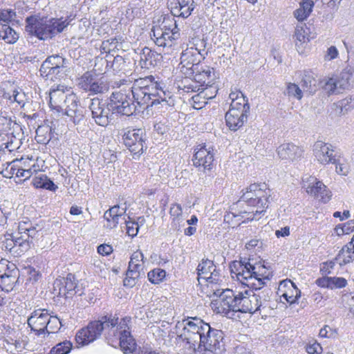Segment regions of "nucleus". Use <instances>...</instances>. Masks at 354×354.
<instances>
[{
    "label": "nucleus",
    "mask_w": 354,
    "mask_h": 354,
    "mask_svg": "<svg viewBox=\"0 0 354 354\" xmlns=\"http://www.w3.org/2000/svg\"><path fill=\"white\" fill-rule=\"evenodd\" d=\"M207 90L202 91L198 94H196L192 97L194 102L193 106L196 109H200L203 106L206 104L205 100L212 99L216 96V91H214V95L209 96L207 94Z\"/></svg>",
    "instance_id": "44"
},
{
    "label": "nucleus",
    "mask_w": 354,
    "mask_h": 354,
    "mask_svg": "<svg viewBox=\"0 0 354 354\" xmlns=\"http://www.w3.org/2000/svg\"><path fill=\"white\" fill-rule=\"evenodd\" d=\"M205 49H199L197 47L187 48L180 55L181 68L185 69L184 73L187 75H193L200 68L199 63L201 59L205 58Z\"/></svg>",
    "instance_id": "12"
},
{
    "label": "nucleus",
    "mask_w": 354,
    "mask_h": 354,
    "mask_svg": "<svg viewBox=\"0 0 354 354\" xmlns=\"http://www.w3.org/2000/svg\"><path fill=\"white\" fill-rule=\"evenodd\" d=\"M245 263V262H243L241 261H235L230 264V268L232 278H236L237 279V277L240 276L243 268H245V266H244Z\"/></svg>",
    "instance_id": "52"
},
{
    "label": "nucleus",
    "mask_w": 354,
    "mask_h": 354,
    "mask_svg": "<svg viewBox=\"0 0 354 354\" xmlns=\"http://www.w3.org/2000/svg\"><path fill=\"white\" fill-rule=\"evenodd\" d=\"M194 0H180L178 4L181 8V17L187 18L194 8Z\"/></svg>",
    "instance_id": "47"
},
{
    "label": "nucleus",
    "mask_w": 354,
    "mask_h": 354,
    "mask_svg": "<svg viewBox=\"0 0 354 354\" xmlns=\"http://www.w3.org/2000/svg\"><path fill=\"white\" fill-rule=\"evenodd\" d=\"M331 164L335 165V170L338 174L346 176L348 173V165L342 159V153H340V156L337 157V160H335V162H332Z\"/></svg>",
    "instance_id": "51"
},
{
    "label": "nucleus",
    "mask_w": 354,
    "mask_h": 354,
    "mask_svg": "<svg viewBox=\"0 0 354 354\" xmlns=\"http://www.w3.org/2000/svg\"><path fill=\"white\" fill-rule=\"evenodd\" d=\"M255 281L258 288L262 289V286L266 284V281L270 280L272 277L271 272L264 265L257 263L254 265Z\"/></svg>",
    "instance_id": "33"
},
{
    "label": "nucleus",
    "mask_w": 354,
    "mask_h": 354,
    "mask_svg": "<svg viewBox=\"0 0 354 354\" xmlns=\"http://www.w3.org/2000/svg\"><path fill=\"white\" fill-rule=\"evenodd\" d=\"M272 292L269 288L254 289V292L245 290L236 294L232 290H223L219 294L218 313L230 317V313L241 312L253 314L270 308Z\"/></svg>",
    "instance_id": "1"
},
{
    "label": "nucleus",
    "mask_w": 354,
    "mask_h": 354,
    "mask_svg": "<svg viewBox=\"0 0 354 354\" xmlns=\"http://www.w3.org/2000/svg\"><path fill=\"white\" fill-rule=\"evenodd\" d=\"M65 59L59 55H53L48 57L41 64V67L45 71L50 68H64Z\"/></svg>",
    "instance_id": "39"
},
{
    "label": "nucleus",
    "mask_w": 354,
    "mask_h": 354,
    "mask_svg": "<svg viewBox=\"0 0 354 354\" xmlns=\"http://www.w3.org/2000/svg\"><path fill=\"white\" fill-rule=\"evenodd\" d=\"M127 212V207L124 205H114L109 209L105 212L104 218L107 221V227L112 229L115 227L120 221H124L125 218V213Z\"/></svg>",
    "instance_id": "21"
},
{
    "label": "nucleus",
    "mask_w": 354,
    "mask_h": 354,
    "mask_svg": "<svg viewBox=\"0 0 354 354\" xmlns=\"http://www.w3.org/2000/svg\"><path fill=\"white\" fill-rule=\"evenodd\" d=\"M169 94H167L165 91H163L162 88L160 90L159 93H156V97H154L153 100H151L150 106H153L156 104H160L161 102H166L167 97Z\"/></svg>",
    "instance_id": "58"
},
{
    "label": "nucleus",
    "mask_w": 354,
    "mask_h": 354,
    "mask_svg": "<svg viewBox=\"0 0 354 354\" xmlns=\"http://www.w3.org/2000/svg\"><path fill=\"white\" fill-rule=\"evenodd\" d=\"M48 23L52 29L53 36L62 32L70 24L71 19L69 17L64 18H48Z\"/></svg>",
    "instance_id": "35"
},
{
    "label": "nucleus",
    "mask_w": 354,
    "mask_h": 354,
    "mask_svg": "<svg viewBox=\"0 0 354 354\" xmlns=\"http://www.w3.org/2000/svg\"><path fill=\"white\" fill-rule=\"evenodd\" d=\"M161 86L156 82H153L151 86L147 88L145 93L141 96L142 100H138L136 104L143 109H147L150 106L151 100L156 97V93H159Z\"/></svg>",
    "instance_id": "31"
},
{
    "label": "nucleus",
    "mask_w": 354,
    "mask_h": 354,
    "mask_svg": "<svg viewBox=\"0 0 354 354\" xmlns=\"http://www.w3.org/2000/svg\"><path fill=\"white\" fill-rule=\"evenodd\" d=\"M151 39L155 44L163 48H170L180 38L179 28L174 18L165 17L161 24L151 29Z\"/></svg>",
    "instance_id": "5"
},
{
    "label": "nucleus",
    "mask_w": 354,
    "mask_h": 354,
    "mask_svg": "<svg viewBox=\"0 0 354 354\" xmlns=\"http://www.w3.org/2000/svg\"><path fill=\"white\" fill-rule=\"evenodd\" d=\"M229 110L248 113L250 111V105L248 102V99L245 97H238L236 100L231 102Z\"/></svg>",
    "instance_id": "41"
},
{
    "label": "nucleus",
    "mask_w": 354,
    "mask_h": 354,
    "mask_svg": "<svg viewBox=\"0 0 354 354\" xmlns=\"http://www.w3.org/2000/svg\"><path fill=\"white\" fill-rule=\"evenodd\" d=\"M244 266H245V268H243L240 276L237 277V280L248 287H250L253 289L258 288L255 281L254 274H253L254 272V265L251 264L250 262H245Z\"/></svg>",
    "instance_id": "30"
},
{
    "label": "nucleus",
    "mask_w": 354,
    "mask_h": 354,
    "mask_svg": "<svg viewBox=\"0 0 354 354\" xmlns=\"http://www.w3.org/2000/svg\"><path fill=\"white\" fill-rule=\"evenodd\" d=\"M125 225L127 234L131 237L137 235L139 230V225L138 222L127 221L126 219L123 221Z\"/></svg>",
    "instance_id": "53"
},
{
    "label": "nucleus",
    "mask_w": 354,
    "mask_h": 354,
    "mask_svg": "<svg viewBox=\"0 0 354 354\" xmlns=\"http://www.w3.org/2000/svg\"><path fill=\"white\" fill-rule=\"evenodd\" d=\"M314 3L312 0H304L300 3V8L304 11V12L310 15L312 12Z\"/></svg>",
    "instance_id": "62"
},
{
    "label": "nucleus",
    "mask_w": 354,
    "mask_h": 354,
    "mask_svg": "<svg viewBox=\"0 0 354 354\" xmlns=\"http://www.w3.org/2000/svg\"><path fill=\"white\" fill-rule=\"evenodd\" d=\"M160 54L145 47L140 54V64L142 68H150L158 64L160 59Z\"/></svg>",
    "instance_id": "27"
},
{
    "label": "nucleus",
    "mask_w": 354,
    "mask_h": 354,
    "mask_svg": "<svg viewBox=\"0 0 354 354\" xmlns=\"http://www.w3.org/2000/svg\"><path fill=\"white\" fill-rule=\"evenodd\" d=\"M278 294L288 304H292L296 303L300 297L301 291L291 280L286 279L279 283Z\"/></svg>",
    "instance_id": "19"
},
{
    "label": "nucleus",
    "mask_w": 354,
    "mask_h": 354,
    "mask_svg": "<svg viewBox=\"0 0 354 354\" xmlns=\"http://www.w3.org/2000/svg\"><path fill=\"white\" fill-rule=\"evenodd\" d=\"M15 17V12L12 10H0V21L9 22Z\"/></svg>",
    "instance_id": "56"
},
{
    "label": "nucleus",
    "mask_w": 354,
    "mask_h": 354,
    "mask_svg": "<svg viewBox=\"0 0 354 354\" xmlns=\"http://www.w3.org/2000/svg\"><path fill=\"white\" fill-rule=\"evenodd\" d=\"M269 196L270 190L266 189L265 184H251L241 196V201L245 202L248 206L257 207V209L251 212H241L240 214L229 212L224 216L225 221L232 225H240L239 223H237L241 220L240 217H244L243 214L248 216L246 218L248 221L259 220L268 207Z\"/></svg>",
    "instance_id": "3"
},
{
    "label": "nucleus",
    "mask_w": 354,
    "mask_h": 354,
    "mask_svg": "<svg viewBox=\"0 0 354 354\" xmlns=\"http://www.w3.org/2000/svg\"><path fill=\"white\" fill-rule=\"evenodd\" d=\"M207 282V286L212 288L214 291V294L216 295L219 297V294L222 292L220 289L214 288V286L219 284L222 279H221L219 272L215 269L214 271L212 272L209 274H208L205 278H204ZM222 289L221 290H223Z\"/></svg>",
    "instance_id": "40"
},
{
    "label": "nucleus",
    "mask_w": 354,
    "mask_h": 354,
    "mask_svg": "<svg viewBox=\"0 0 354 354\" xmlns=\"http://www.w3.org/2000/svg\"><path fill=\"white\" fill-rule=\"evenodd\" d=\"M118 324V318L112 315L102 316L100 320L91 322L86 328L78 331L76 335V340L79 344L86 345L98 338L102 332L109 328V335L111 332L115 333V328Z\"/></svg>",
    "instance_id": "4"
},
{
    "label": "nucleus",
    "mask_w": 354,
    "mask_h": 354,
    "mask_svg": "<svg viewBox=\"0 0 354 354\" xmlns=\"http://www.w3.org/2000/svg\"><path fill=\"white\" fill-rule=\"evenodd\" d=\"M68 94L64 91V86H58L57 88L52 89L50 92V106L52 109L60 111L66 105Z\"/></svg>",
    "instance_id": "25"
},
{
    "label": "nucleus",
    "mask_w": 354,
    "mask_h": 354,
    "mask_svg": "<svg viewBox=\"0 0 354 354\" xmlns=\"http://www.w3.org/2000/svg\"><path fill=\"white\" fill-rule=\"evenodd\" d=\"M0 39L8 44H15L19 39V35L14 29L4 24L0 27Z\"/></svg>",
    "instance_id": "38"
},
{
    "label": "nucleus",
    "mask_w": 354,
    "mask_h": 354,
    "mask_svg": "<svg viewBox=\"0 0 354 354\" xmlns=\"http://www.w3.org/2000/svg\"><path fill=\"white\" fill-rule=\"evenodd\" d=\"M32 174V169H23L17 168L16 176L17 177H24L26 179L29 178Z\"/></svg>",
    "instance_id": "64"
},
{
    "label": "nucleus",
    "mask_w": 354,
    "mask_h": 354,
    "mask_svg": "<svg viewBox=\"0 0 354 354\" xmlns=\"http://www.w3.org/2000/svg\"><path fill=\"white\" fill-rule=\"evenodd\" d=\"M5 95L6 97L10 100L11 102H17L21 107H23L26 102L28 101V97L21 88L14 90L12 95H9L8 93Z\"/></svg>",
    "instance_id": "43"
},
{
    "label": "nucleus",
    "mask_w": 354,
    "mask_h": 354,
    "mask_svg": "<svg viewBox=\"0 0 354 354\" xmlns=\"http://www.w3.org/2000/svg\"><path fill=\"white\" fill-rule=\"evenodd\" d=\"M339 52L337 48L334 46H331L329 47L327 50L326 53L324 55V59L326 61H330L333 60L338 57Z\"/></svg>",
    "instance_id": "59"
},
{
    "label": "nucleus",
    "mask_w": 354,
    "mask_h": 354,
    "mask_svg": "<svg viewBox=\"0 0 354 354\" xmlns=\"http://www.w3.org/2000/svg\"><path fill=\"white\" fill-rule=\"evenodd\" d=\"M306 350L309 354H320L322 352V347L317 342L309 343L306 347Z\"/></svg>",
    "instance_id": "57"
},
{
    "label": "nucleus",
    "mask_w": 354,
    "mask_h": 354,
    "mask_svg": "<svg viewBox=\"0 0 354 354\" xmlns=\"http://www.w3.org/2000/svg\"><path fill=\"white\" fill-rule=\"evenodd\" d=\"M166 277L165 270L160 268H154L148 272L147 277L150 282L153 284H159Z\"/></svg>",
    "instance_id": "46"
},
{
    "label": "nucleus",
    "mask_w": 354,
    "mask_h": 354,
    "mask_svg": "<svg viewBox=\"0 0 354 354\" xmlns=\"http://www.w3.org/2000/svg\"><path fill=\"white\" fill-rule=\"evenodd\" d=\"M335 260L340 266L349 263L354 260V235L351 241L339 252Z\"/></svg>",
    "instance_id": "32"
},
{
    "label": "nucleus",
    "mask_w": 354,
    "mask_h": 354,
    "mask_svg": "<svg viewBox=\"0 0 354 354\" xmlns=\"http://www.w3.org/2000/svg\"><path fill=\"white\" fill-rule=\"evenodd\" d=\"M89 109L91 111L92 118L100 126L106 127L113 119V115L115 113L113 112L110 102H106L102 99L97 97L92 99Z\"/></svg>",
    "instance_id": "9"
},
{
    "label": "nucleus",
    "mask_w": 354,
    "mask_h": 354,
    "mask_svg": "<svg viewBox=\"0 0 354 354\" xmlns=\"http://www.w3.org/2000/svg\"><path fill=\"white\" fill-rule=\"evenodd\" d=\"M19 231L21 236L19 237H15L12 241L14 242L15 245H19V246L23 244L32 241V240L37 237L39 231L36 230V227L30 226L26 223H20L19 225Z\"/></svg>",
    "instance_id": "23"
},
{
    "label": "nucleus",
    "mask_w": 354,
    "mask_h": 354,
    "mask_svg": "<svg viewBox=\"0 0 354 354\" xmlns=\"http://www.w3.org/2000/svg\"><path fill=\"white\" fill-rule=\"evenodd\" d=\"M74 274L68 273L66 277L57 279L53 284L54 291L57 296L66 298L72 297L78 294L81 296L83 292L80 289Z\"/></svg>",
    "instance_id": "13"
},
{
    "label": "nucleus",
    "mask_w": 354,
    "mask_h": 354,
    "mask_svg": "<svg viewBox=\"0 0 354 354\" xmlns=\"http://www.w3.org/2000/svg\"><path fill=\"white\" fill-rule=\"evenodd\" d=\"M335 106L337 111L339 114L344 115L354 108L353 99L351 96H348L335 103Z\"/></svg>",
    "instance_id": "42"
},
{
    "label": "nucleus",
    "mask_w": 354,
    "mask_h": 354,
    "mask_svg": "<svg viewBox=\"0 0 354 354\" xmlns=\"http://www.w3.org/2000/svg\"><path fill=\"white\" fill-rule=\"evenodd\" d=\"M28 324L37 335L54 333L62 326V322L57 317H49L46 310H35L28 319Z\"/></svg>",
    "instance_id": "7"
},
{
    "label": "nucleus",
    "mask_w": 354,
    "mask_h": 354,
    "mask_svg": "<svg viewBox=\"0 0 354 354\" xmlns=\"http://www.w3.org/2000/svg\"><path fill=\"white\" fill-rule=\"evenodd\" d=\"M133 92L130 88L113 92L110 97V106L113 113L123 115H131L136 111Z\"/></svg>",
    "instance_id": "8"
},
{
    "label": "nucleus",
    "mask_w": 354,
    "mask_h": 354,
    "mask_svg": "<svg viewBox=\"0 0 354 354\" xmlns=\"http://www.w3.org/2000/svg\"><path fill=\"white\" fill-rule=\"evenodd\" d=\"M63 68H50V71L49 69L44 70L42 67H40L39 72L41 75L44 77L46 80H49L51 81H55L59 77H60V73L62 71Z\"/></svg>",
    "instance_id": "48"
},
{
    "label": "nucleus",
    "mask_w": 354,
    "mask_h": 354,
    "mask_svg": "<svg viewBox=\"0 0 354 354\" xmlns=\"http://www.w3.org/2000/svg\"><path fill=\"white\" fill-rule=\"evenodd\" d=\"M32 185L36 188H42L53 192L56 191L58 188V187L44 174H40L35 177L32 180Z\"/></svg>",
    "instance_id": "34"
},
{
    "label": "nucleus",
    "mask_w": 354,
    "mask_h": 354,
    "mask_svg": "<svg viewBox=\"0 0 354 354\" xmlns=\"http://www.w3.org/2000/svg\"><path fill=\"white\" fill-rule=\"evenodd\" d=\"M0 282L5 286H10L15 283V277L10 274L4 273L0 275Z\"/></svg>",
    "instance_id": "60"
},
{
    "label": "nucleus",
    "mask_w": 354,
    "mask_h": 354,
    "mask_svg": "<svg viewBox=\"0 0 354 354\" xmlns=\"http://www.w3.org/2000/svg\"><path fill=\"white\" fill-rule=\"evenodd\" d=\"M48 17L30 16L26 19V30L41 40L53 37Z\"/></svg>",
    "instance_id": "11"
},
{
    "label": "nucleus",
    "mask_w": 354,
    "mask_h": 354,
    "mask_svg": "<svg viewBox=\"0 0 354 354\" xmlns=\"http://www.w3.org/2000/svg\"><path fill=\"white\" fill-rule=\"evenodd\" d=\"M317 75L312 70H305L301 74L300 84L305 92L315 93L319 88Z\"/></svg>",
    "instance_id": "24"
},
{
    "label": "nucleus",
    "mask_w": 354,
    "mask_h": 354,
    "mask_svg": "<svg viewBox=\"0 0 354 354\" xmlns=\"http://www.w3.org/2000/svg\"><path fill=\"white\" fill-rule=\"evenodd\" d=\"M143 136L144 131L141 129L128 130L123 135L124 143L135 154L142 152L145 143Z\"/></svg>",
    "instance_id": "17"
},
{
    "label": "nucleus",
    "mask_w": 354,
    "mask_h": 354,
    "mask_svg": "<svg viewBox=\"0 0 354 354\" xmlns=\"http://www.w3.org/2000/svg\"><path fill=\"white\" fill-rule=\"evenodd\" d=\"M78 86L93 95L106 93L109 86L103 77L90 71L84 73L78 80Z\"/></svg>",
    "instance_id": "10"
},
{
    "label": "nucleus",
    "mask_w": 354,
    "mask_h": 354,
    "mask_svg": "<svg viewBox=\"0 0 354 354\" xmlns=\"http://www.w3.org/2000/svg\"><path fill=\"white\" fill-rule=\"evenodd\" d=\"M183 328L178 339L185 342L189 347L203 346L205 351L214 354H223L225 351L224 333L210 327L209 324L197 317L183 320Z\"/></svg>",
    "instance_id": "2"
},
{
    "label": "nucleus",
    "mask_w": 354,
    "mask_h": 354,
    "mask_svg": "<svg viewBox=\"0 0 354 354\" xmlns=\"http://www.w3.org/2000/svg\"><path fill=\"white\" fill-rule=\"evenodd\" d=\"M72 348V344L68 341L57 344L50 351L49 354H68Z\"/></svg>",
    "instance_id": "49"
},
{
    "label": "nucleus",
    "mask_w": 354,
    "mask_h": 354,
    "mask_svg": "<svg viewBox=\"0 0 354 354\" xmlns=\"http://www.w3.org/2000/svg\"><path fill=\"white\" fill-rule=\"evenodd\" d=\"M183 212L182 207L180 204L174 203L172 204L170 207L169 213L171 216L178 218L181 216Z\"/></svg>",
    "instance_id": "61"
},
{
    "label": "nucleus",
    "mask_w": 354,
    "mask_h": 354,
    "mask_svg": "<svg viewBox=\"0 0 354 354\" xmlns=\"http://www.w3.org/2000/svg\"><path fill=\"white\" fill-rule=\"evenodd\" d=\"M113 251L110 245L102 244L97 247V252L103 256L109 255Z\"/></svg>",
    "instance_id": "63"
},
{
    "label": "nucleus",
    "mask_w": 354,
    "mask_h": 354,
    "mask_svg": "<svg viewBox=\"0 0 354 354\" xmlns=\"http://www.w3.org/2000/svg\"><path fill=\"white\" fill-rule=\"evenodd\" d=\"M129 317H124L115 326V333L111 332V335L120 341V346L124 353L132 352L134 348L135 342L131 335L128 323L130 322Z\"/></svg>",
    "instance_id": "14"
},
{
    "label": "nucleus",
    "mask_w": 354,
    "mask_h": 354,
    "mask_svg": "<svg viewBox=\"0 0 354 354\" xmlns=\"http://www.w3.org/2000/svg\"><path fill=\"white\" fill-rule=\"evenodd\" d=\"M216 266L214 262L209 259H203L197 267L198 280L205 278L212 272L214 271Z\"/></svg>",
    "instance_id": "36"
},
{
    "label": "nucleus",
    "mask_w": 354,
    "mask_h": 354,
    "mask_svg": "<svg viewBox=\"0 0 354 354\" xmlns=\"http://www.w3.org/2000/svg\"><path fill=\"white\" fill-rule=\"evenodd\" d=\"M306 180V183H308V185H304V187H306V192L308 194L319 198L324 203H326L330 200L332 193L322 181L313 176L303 179L304 182Z\"/></svg>",
    "instance_id": "16"
},
{
    "label": "nucleus",
    "mask_w": 354,
    "mask_h": 354,
    "mask_svg": "<svg viewBox=\"0 0 354 354\" xmlns=\"http://www.w3.org/2000/svg\"><path fill=\"white\" fill-rule=\"evenodd\" d=\"M130 66L131 62L129 59H125L124 57L120 55H117L114 57L112 64V68L114 71L118 73L121 72L124 74H126L131 71Z\"/></svg>",
    "instance_id": "37"
},
{
    "label": "nucleus",
    "mask_w": 354,
    "mask_h": 354,
    "mask_svg": "<svg viewBox=\"0 0 354 354\" xmlns=\"http://www.w3.org/2000/svg\"><path fill=\"white\" fill-rule=\"evenodd\" d=\"M14 163L15 161L12 162L7 163L6 167L1 171V174L3 177L7 178H11L15 174L16 175L17 168L15 167Z\"/></svg>",
    "instance_id": "55"
},
{
    "label": "nucleus",
    "mask_w": 354,
    "mask_h": 354,
    "mask_svg": "<svg viewBox=\"0 0 354 354\" xmlns=\"http://www.w3.org/2000/svg\"><path fill=\"white\" fill-rule=\"evenodd\" d=\"M66 115L71 118L74 124H80L84 120L82 111L78 106V100L77 96L73 93H68V100L66 105L63 106Z\"/></svg>",
    "instance_id": "20"
},
{
    "label": "nucleus",
    "mask_w": 354,
    "mask_h": 354,
    "mask_svg": "<svg viewBox=\"0 0 354 354\" xmlns=\"http://www.w3.org/2000/svg\"><path fill=\"white\" fill-rule=\"evenodd\" d=\"M248 114L247 113L229 110L225 114L226 124L230 129L236 131L247 121Z\"/></svg>",
    "instance_id": "26"
},
{
    "label": "nucleus",
    "mask_w": 354,
    "mask_h": 354,
    "mask_svg": "<svg viewBox=\"0 0 354 354\" xmlns=\"http://www.w3.org/2000/svg\"><path fill=\"white\" fill-rule=\"evenodd\" d=\"M304 150L293 143H283L277 148V153L282 160L295 161L303 155Z\"/></svg>",
    "instance_id": "22"
},
{
    "label": "nucleus",
    "mask_w": 354,
    "mask_h": 354,
    "mask_svg": "<svg viewBox=\"0 0 354 354\" xmlns=\"http://www.w3.org/2000/svg\"><path fill=\"white\" fill-rule=\"evenodd\" d=\"M214 153L210 148L198 145L195 149L193 163L197 167H203L204 171L211 170L214 165Z\"/></svg>",
    "instance_id": "18"
},
{
    "label": "nucleus",
    "mask_w": 354,
    "mask_h": 354,
    "mask_svg": "<svg viewBox=\"0 0 354 354\" xmlns=\"http://www.w3.org/2000/svg\"><path fill=\"white\" fill-rule=\"evenodd\" d=\"M306 25L301 24L297 25L295 30L294 38H295V45L298 48H299L300 46L306 43Z\"/></svg>",
    "instance_id": "45"
},
{
    "label": "nucleus",
    "mask_w": 354,
    "mask_h": 354,
    "mask_svg": "<svg viewBox=\"0 0 354 354\" xmlns=\"http://www.w3.org/2000/svg\"><path fill=\"white\" fill-rule=\"evenodd\" d=\"M348 66L339 74L325 77L319 82L328 95L338 94L348 88L349 81L354 73V53L348 57Z\"/></svg>",
    "instance_id": "6"
},
{
    "label": "nucleus",
    "mask_w": 354,
    "mask_h": 354,
    "mask_svg": "<svg viewBox=\"0 0 354 354\" xmlns=\"http://www.w3.org/2000/svg\"><path fill=\"white\" fill-rule=\"evenodd\" d=\"M341 152L330 143L321 140L317 141L313 145V155L315 159L322 165L335 162Z\"/></svg>",
    "instance_id": "15"
},
{
    "label": "nucleus",
    "mask_w": 354,
    "mask_h": 354,
    "mask_svg": "<svg viewBox=\"0 0 354 354\" xmlns=\"http://www.w3.org/2000/svg\"><path fill=\"white\" fill-rule=\"evenodd\" d=\"M144 262V256L140 251L134 252L129 263V268L127 270V276L131 278H138L140 276V272L142 270V263Z\"/></svg>",
    "instance_id": "29"
},
{
    "label": "nucleus",
    "mask_w": 354,
    "mask_h": 354,
    "mask_svg": "<svg viewBox=\"0 0 354 354\" xmlns=\"http://www.w3.org/2000/svg\"><path fill=\"white\" fill-rule=\"evenodd\" d=\"M153 82V77L152 76L135 80L133 86L129 88L133 92V98L136 102L138 100H142L141 96L145 93L147 88L149 87Z\"/></svg>",
    "instance_id": "28"
},
{
    "label": "nucleus",
    "mask_w": 354,
    "mask_h": 354,
    "mask_svg": "<svg viewBox=\"0 0 354 354\" xmlns=\"http://www.w3.org/2000/svg\"><path fill=\"white\" fill-rule=\"evenodd\" d=\"M286 93L289 97H292L297 100H301L303 97L302 90L295 83H289L287 85Z\"/></svg>",
    "instance_id": "50"
},
{
    "label": "nucleus",
    "mask_w": 354,
    "mask_h": 354,
    "mask_svg": "<svg viewBox=\"0 0 354 354\" xmlns=\"http://www.w3.org/2000/svg\"><path fill=\"white\" fill-rule=\"evenodd\" d=\"M347 281L343 277H330V288H342L346 286Z\"/></svg>",
    "instance_id": "54"
}]
</instances>
